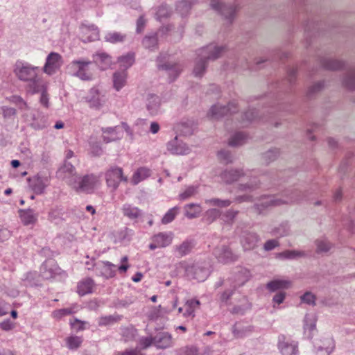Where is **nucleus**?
I'll return each mask as SVG.
<instances>
[{
	"label": "nucleus",
	"instance_id": "32",
	"mask_svg": "<svg viewBox=\"0 0 355 355\" xmlns=\"http://www.w3.org/2000/svg\"><path fill=\"white\" fill-rule=\"evenodd\" d=\"M184 216L189 218L193 219L200 216L202 212L200 205L196 203H189L184 206Z\"/></svg>",
	"mask_w": 355,
	"mask_h": 355
},
{
	"label": "nucleus",
	"instance_id": "56",
	"mask_svg": "<svg viewBox=\"0 0 355 355\" xmlns=\"http://www.w3.org/2000/svg\"><path fill=\"white\" fill-rule=\"evenodd\" d=\"M198 349L195 346H185L177 350V355H198Z\"/></svg>",
	"mask_w": 355,
	"mask_h": 355
},
{
	"label": "nucleus",
	"instance_id": "11",
	"mask_svg": "<svg viewBox=\"0 0 355 355\" xmlns=\"http://www.w3.org/2000/svg\"><path fill=\"white\" fill-rule=\"evenodd\" d=\"M236 110V104L234 102L230 103L227 106L216 104L213 105L208 116L212 119H218L228 113H234Z\"/></svg>",
	"mask_w": 355,
	"mask_h": 355
},
{
	"label": "nucleus",
	"instance_id": "64",
	"mask_svg": "<svg viewBox=\"0 0 355 355\" xmlns=\"http://www.w3.org/2000/svg\"><path fill=\"white\" fill-rule=\"evenodd\" d=\"M139 345L141 347V349H145L148 347H150L152 345H154V337H141L139 341Z\"/></svg>",
	"mask_w": 355,
	"mask_h": 355
},
{
	"label": "nucleus",
	"instance_id": "49",
	"mask_svg": "<svg viewBox=\"0 0 355 355\" xmlns=\"http://www.w3.org/2000/svg\"><path fill=\"white\" fill-rule=\"evenodd\" d=\"M193 245L191 241H184L180 245L175 246V252L180 257L188 254L192 250Z\"/></svg>",
	"mask_w": 355,
	"mask_h": 355
},
{
	"label": "nucleus",
	"instance_id": "59",
	"mask_svg": "<svg viewBox=\"0 0 355 355\" xmlns=\"http://www.w3.org/2000/svg\"><path fill=\"white\" fill-rule=\"evenodd\" d=\"M170 14V9L166 5H162L158 8L155 16L158 21H162V19L168 17Z\"/></svg>",
	"mask_w": 355,
	"mask_h": 355
},
{
	"label": "nucleus",
	"instance_id": "2",
	"mask_svg": "<svg viewBox=\"0 0 355 355\" xmlns=\"http://www.w3.org/2000/svg\"><path fill=\"white\" fill-rule=\"evenodd\" d=\"M13 72L18 80L26 83V94L45 81L40 74V67L28 62L17 61Z\"/></svg>",
	"mask_w": 355,
	"mask_h": 355
},
{
	"label": "nucleus",
	"instance_id": "3",
	"mask_svg": "<svg viewBox=\"0 0 355 355\" xmlns=\"http://www.w3.org/2000/svg\"><path fill=\"white\" fill-rule=\"evenodd\" d=\"M226 51L225 46L209 44L198 52V60L195 63L193 73L196 77H202L206 70L208 61L219 58Z\"/></svg>",
	"mask_w": 355,
	"mask_h": 355
},
{
	"label": "nucleus",
	"instance_id": "27",
	"mask_svg": "<svg viewBox=\"0 0 355 355\" xmlns=\"http://www.w3.org/2000/svg\"><path fill=\"white\" fill-rule=\"evenodd\" d=\"M19 217L24 225H35L37 220L38 214L33 209H20Z\"/></svg>",
	"mask_w": 355,
	"mask_h": 355
},
{
	"label": "nucleus",
	"instance_id": "55",
	"mask_svg": "<svg viewBox=\"0 0 355 355\" xmlns=\"http://www.w3.org/2000/svg\"><path fill=\"white\" fill-rule=\"evenodd\" d=\"M279 155V151L277 148L271 149L266 153H264L262 155L263 159L266 164H268L271 162L275 160Z\"/></svg>",
	"mask_w": 355,
	"mask_h": 355
},
{
	"label": "nucleus",
	"instance_id": "43",
	"mask_svg": "<svg viewBox=\"0 0 355 355\" xmlns=\"http://www.w3.org/2000/svg\"><path fill=\"white\" fill-rule=\"evenodd\" d=\"M221 215V211L216 209L211 208L207 210L203 216L202 220L204 223L207 224H211L215 220H217Z\"/></svg>",
	"mask_w": 355,
	"mask_h": 355
},
{
	"label": "nucleus",
	"instance_id": "13",
	"mask_svg": "<svg viewBox=\"0 0 355 355\" xmlns=\"http://www.w3.org/2000/svg\"><path fill=\"white\" fill-rule=\"evenodd\" d=\"M173 234L169 232H159L152 237V243L149 248L152 250L168 246L173 241Z\"/></svg>",
	"mask_w": 355,
	"mask_h": 355
},
{
	"label": "nucleus",
	"instance_id": "12",
	"mask_svg": "<svg viewBox=\"0 0 355 355\" xmlns=\"http://www.w3.org/2000/svg\"><path fill=\"white\" fill-rule=\"evenodd\" d=\"M250 272L247 268L236 267L232 272V275L227 279L230 284L238 286L243 285L250 277Z\"/></svg>",
	"mask_w": 355,
	"mask_h": 355
},
{
	"label": "nucleus",
	"instance_id": "19",
	"mask_svg": "<svg viewBox=\"0 0 355 355\" xmlns=\"http://www.w3.org/2000/svg\"><path fill=\"white\" fill-rule=\"evenodd\" d=\"M245 175L243 169L240 168H230L223 171L220 176L221 180L227 184L234 183L238 181L241 177Z\"/></svg>",
	"mask_w": 355,
	"mask_h": 355
},
{
	"label": "nucleus",
	"instance_id": "4",
	"mask_svg": "<svg viewBox=\"0 0 355 355\" xmlns=\"http://www.w3.org/2000/svg\"><path fill=\"white\" fill-rule=\"evenodd\" d=\"M93 62L83 58L71 61L67 66L69 73L73 77L83 81H90L94 79V70Z\"/></svg>",
	"mask_w": 355,
	"mask_h": 355
},
{
	"label": "nucleus",
	"instance_id": "63",
	"mask_svg": "<svg viewBox=\"0 0 355 355\" xmlns=\"http://www.w3.org/2000/svg\"><path fill=\"white\" fill-rule=\"evenodd\" d=\"M301 301L309 305H315V296L311 292H306L303 295L301 296Z\"/></svg>",
	"mask_w": 355,
	"mask_h": 355
},
{
	"label": "nucleus",
	"instance_id": "30",
	"mask_svg": "<svg viewBox=\"0 0 355 355\" xmlns=\"http://www.w3.org/2000/svg\"><path fill=\"white\" fill-rule=\"evenodd\" d=\"M94 62L98 65L101 70H105L112 64L111 57L105 53H99L94 55Z\"/></svg>",
	"mask_w": 355,
	"mask_h": 355
},
{
	"label": "nucleus",
	"instance_id": "17",
	"mask_svg": "<svg viewBox=\"0 0 355 355\" xmlns=\"http://www.w3.org/2000/svg\"><path fill=\"white\" fill-rule=\"evenodd\" d=\"M98 181V177L93 174L86 175L80 180L76 189L78 191L90 193L94 190Z\"/></svg>",
	"mask_w": 355,
	"mask_h": 355
},
{
	"label": "nucleus",
	"instance_id": "50",
	"mask_svg": "<svg viewBox=\"0 0 355 355\" xmlns=\"http://www.w3.org/2000/svg\"><path fill=\"white\" fill-rule=\"evenodd\" d=\"M205 202L206 204L209 205L218 207L221 208L227 207L232 203V201H231L230 200H221L216 198L207 199L205 200Z\"/></svg>",
	"mask_w": 355,
	"mask_h": 355
},
{
	"label": "nucleus",
	"instance_id": "5",
	"mask_svg": "<svg viewBox=\"0 0 355 355\" xmlns=\"http://www.w3.org/2000/svg\"><path fill=\"white\" fill-rule=\"evenodd\" d=\"M234 232L239 237L240 243L244 251L255 249L260 242V237L257 233L244 230L241 225H237Z\"/></svg>",
	"mask_w": 355,
	"mask_h": 355
},
{
	"label": "nucleus",
	"instance_id": "25",
	"mask_svg": "<svg viewBox=\"0 0 355 355\" xmlns=\"http://www.w3.org/2000/svg\"><path fill=\"white\" fill-rule=\"evenodd\" d=\"M119 128L118 126L102 128L101 131L103 132L102 137L103 141L105 143H110L120 139L122 135L119 132Z\"/></svg>",
	"mask_w": 355,
	"mask_h": 355
},
{
	"label": "nucleus",
	"instance_id": "40",
	"mask_svg": "<svg viewBox=\"0 0 355 355\" xmlns=\"http://www.w3.org/2000/svg\"><path fill=\"white\" fill-rule=\"evenodd\" d=\"M291 282L286 280L276 279L269 282L266 284V288L270 292H275L279 289L289 288Z\"/></svg>",
	"mask_w": 355,
	"mask_h": 355
},
{
	"label": "nucleus",
	"instance_id": "41",
	"mask_svg": "<svg viewBox=\"0 0 355 355\" xmlns=\"http://www.w3.org/2000/svg\"><path fill=\"white\" fill-rule=\"evenodd\" d=\"M343 85L349 90H355V69H350L346 72Z\"/></svg>",
	"mask_w": 355,
	"mask_h": 355
},
{
	"label": "nucleus",
	"instance_id": "16",
	"mask_svg": "<svg viewBox=\"0 0 355 355\" xmlns=\"http://www.w3.org/2000/svg\"><path fill=\"white\" fill-rule=\"evenodd\" d=\"M48 83L43 82L35 88L28 92V94L34 95L40 94V103L45 108L48 109L50 107L49 95L48 93Z\"/></svg>",
	"mask_w": 355,
	"mask_h": 355
},
{
	"label": "nucleus",
	"instance_id": "42",
	"mask_svg": "<svg viewBox=\"0 0 355 355\" xmlns=\"http://www.w3.org/2000/svg\"><path fill=\"white\" fill-rule=\"evenodd\" d=\"M122 318L123 316L119 314L101 316L98 320V324L99 326L111 325L121 321Z\"/></svg>",
	"mask_w": 355,
	"mask_h": 355
},
{
	"label": "nucleus",
	"instance_id": "1",
	"mask_svg": "<svg viewBox=\"0 0 355 355\" xmlns=\"http://www.w3.org/2000/svg\"><path fill=\"white\" fill-rule=\"evenodd\" d=\"M305 197L304 192L297 189L286 191L283 198L273 196H263L259 199L257 202L254 204L252 209L257 214L261 215L263 214L264 211L270 207L300 202Z\"/></svg>",
	"mask_w": 355,
	"mask_h": 355
},
{
	"label": "nucleus",
	"instance_id": "57",
	"mask_svg": "<svg viewBox=\"0 0 355 355\" xmlns=\"http://www.w3.org/2000/svg\"><path fill=\"white\" fill-rule=\"evenodd\" d=\"M178 208L177 207L170 209L163 216L162 223L163 224H168L172 222L178 214Z\"/></svg>",
	"mask_w": 355,
	"mask_h": 355
},
{
	"label": "nucleus",
	"instance_id": "31",
	"mask_svg": "<svg viewBox=\"0 0 355 355\" xmlns=\"http://www.w3.org/2000/svg\"><path fill=\"white\" fill-rule=\"evenodd\" d=\"M122 211L125 216L131 220L137 219L141 217L143 212L137 207H134L130 204H125L122 207Z\"/></svg>",
	"mask_w": 355,
	"mask_h": 355
},
{
	"label": "nucleus",
	"instance_id": "58",
	"mask_svg": "<svg viewBox=\"0 0 355 355\" xmlns=\"http://www.w3.org/2000/svg\"><path fill=\"white\" fill-rule=\"evenodd\" d=\"M239 213V211L238 210H234L232 209L227 210L223 214L224 221L226 223L232 225Z\"/></svg>",
	"mask_w": 355,
	"mask_h": 355
},
{
	"label": "nucleus",
	"instance_id": "39",
	"mask_svg": "<svg viewBox=\"0 0 355 355\" xmlns=\"http://www.w3.org/2000/svg\"><path fill=\"white\" fill-rule=\"evenodd\" d=\"M197 1L198 0H180L176 5V10L182 16H186L189 14L191 6L196 3Z\"/></svg>",
	"mask_w": 355,
	"mask_h": 355
},
{
	"label": "nucleus",
	"instance_id": "60",
	"mask_svg": "<svg viewBox=\"0 0 355 355\" xmlns=\"http://www.w3.org/2000/svg\"><path fill=\"white\" fill-rule=\"evenodd\" d=\"M324 87V83L322 81H318L313 85H312L307 91V96L309 97H312L319 92H320Z\"/></svg>",
	"mask_w": 355,
	"mask_h": 355
},
{
	"label": "nucleus",
	"instance_id": "37",
	"mask_svg": "<svg viewBox=\"0 0 355 355\" xmlns=\"http://www.w3.org/2000/svg\"><path fill=\"white\" fill-rule=\"evenodd\" d=\"M125 33L116 31L109 32L104 37L105 42L111 44L122 43L126 40Z\"/></svg>",
	"mask_w": 355,
	"mask_h": 355
},
{
	"label": "nucleus",
	"instance_id": "24",
	"mask_svg": "<svg viewBox=\"0 0 355 355\" xmlns=\"http://www.w3.org/2000/svg\"><path fill=\"white\" fill-rule=\"evenodd\" d=\"M65 212L61 206H55L51 208L48 212V220L55 225H59L64 220Z\"/></svg>",
	"mask_w": 355,
	"mask_h": 355
},
{
	"label": "nucleus",
	"instance_id": "15",
	"mask_svg": "<svg viewBox=\"0 0 355 355\" xmlns=\"http://www.w3.org/2000/svg\"><path fill=\"white\" fill-rule=\"evenodd\" d=\"M278 349L282 355L298 354L297 343L289 341L284 336L279 337Z\"/></svg>",
	"mask_w": 355,
	"mask_h": 355
},
{
	"label": "nucleus",
	"instance_id": "28",
	"mask_svg": "<svg viewBox=\"0 0 355 355\" xmlns=\"http://www.w3.org/2000/svg\"><path fill=\"white\" fill-rule=\"evenodd\" d=\"M128 73L125 70L116 71L113 73V87L116 91H120L127 83Z\"/></svg>",
	"mask_w": 355,
	"mask_h": 355
},
{
	"label": "nucleus",
	"instance_id": "45",
	"mask_svg": "<svg viewBox=\"0 0 355 355\" xmlns=\"http://www.w3.org/2000/svg\"><path fill=\"white\" fill-rule=\"evenodd\" d=\"M102 275L106 278H110L115 275L116 266L110 261L101 262Z\"/></svg>",
	"mask_w": 355,
	"mask_h": 355
},
{
	"label": "nucleus",
	"instance_id": "6",
	"mask_svg": "<svg viewBox=\"0 0 355 355\" xmlns=\"http://www.w3.org/2000/svg\"><path fill=\"white\" fill-rule=\"evenodd\" d=\"M107 186L115 191L121 182H127V177L123 175V169L119 166H111L105 173Z\"/></svg>",
	"mask_w": 355,
	"mask_h": 355
},
{
	"label": "nucleus",
	"instance_id": "20",
	"mask_svg": "<svg viewBox=\"0 0 355 355\" xmlns=\"http://www.w3.org/2000/svg\"><path fill=\"white\" fill-rule=\"evenodd\" d=\"M167 150L174 155H187L190 152V148L178 137L168 142Z\"/></svg>",
	"mask_w": 355,
	"mask_h": 355
},
{
	"label": "nucleus",
	"instance_id": "36",
	"mask_svg": "<svg viewBox=\"0 0 355 355\" xmlns=\"http://www.w3.org/2000/svg\"><path fill=\"white\" fill-rule=\"evenodd\" d=\"M261 184L260 180L257 178L250 179L249 182L244 184H239L237 185V191L242 192H252L257 189Z\"/></svg>",
	"mask_w": 355,
	"mask_h": 355
},
{
	"label": "nucleus",
	"instance_id": "38",
	"mask_svg": "<svg viewBox=\"0 0 355 355\" xmlns=\"http://www.w3.org/2000/svg\"><path fill=\"white\" fill-rule=\"evenodd\" d=\"M94 281L90 278H87L80 282L77 286V292L80 295H85L92 292Z\"/></svg>",
	"mask_w": 355,
	"mask_h": 355
},
{
	"label": "nucleus",
	"instance_id": "44",
	"mask_svg": "<svg viewBox=\"0 0 355 355\" xmlns=\"http://www.w3.org/2000/svg\"><path fill=\"white\" fill-rule=\"evenodd\" d=\"M248 139V135L243 132H238L233 135L229 140L230 146L236 147L244 144Z\"/></svg>",
	"mask_w": 355,
	"mask_h": 355
},
{
	"label": "nucleus",
	"instance_id": "47",
	"mask_svg": "<svg viewBox=\"0 0 355 355\" xmlns=\"http://www.w3.org/2000/svg\"><path fill=\"white\" fill-rule=\"evenodd\" d=\"M67 347L71 350L79 348L83 342L82 336H70L65 339Z\"/></svg>",
	"mask_w": 355,
	"mask_h": 355
},
{
	"label": "nucleus",
	"instance_id": "34",
	"mask_svg": "<svg viewBox=\"0 0 355 355\" xmlns=\"http://www.w3.org/2000/svg\"><path fill=\"white\" fill-rule=\"evenodd\" d=\"M121 335L125 342L135 340L137 335V330L132 324L122 326L120 328Z\"/></svg>",
	"mask_w": 355,
	"mask_h": 355
},
{
	"label": "nucleus",
	"instance_id": "61",
	"mask_svg": "<svg viewBox=\"0 0 355 355\" xmlns=\"http://www.w3.org/2000/svg\"><path fill=\"white\" fill-rule=\"evenodd\" d=\"M0 110L4 119H11L17 114V110L13 107L2 106L0 107Z\"/></svg>",
	"mask_w": 355,
	"mask_h": 355
},
{
	"label": "nucleus",
	"instance_id": "22",
	"mask_svg": "<svg viewBox=\"0 0 355 355\" xmlns=\"http://www.w3.org/2000/svg\"><path fill=\"white\" fill-rule=\"evenodd\" d=\"M157 67L159 69L168 71L170 81L171 82L174 81L182 71V68L180 64L176 63L171 64L169 62L161 64L159 58L157 59Z\"/></svg>",
	"mask_w": 355,
	"mask_h": 355
},
{
	"label": "nucleus",
	"instance_id": "46",
	"mask_svg": "<svg viewBox=\"0 0 355 355\" xmlns=\"http://www.w3.org/2000/svg\"><path fill=\"white\" fill-rule=\"evenodd\" d=\"M118 62L120 64L122 70H125L130 67L135 62V54L133 53H128L125 55L121 56L118 58Z\"/></svg>",
	"mask_w": 355,
	"mask_h": 355
},
{
	"label": "nucleus",
	"instance_id": "7",
	"mask_svg": "<svg viewBox=\"0 0 355 355\" xmlns=\"http://www.w3.org/2000/svg\"><path fill=\"white\" fill-rule=\"evenodd\" d=\"M210 5L212 9L217 11L225 17L227 24H231L232 23L237 10L236 5H227L218 0H211Z\"/></svg>",
	"mask_w": 355,
	"mask_h": 355
},
{
	"label": "nucleus",
	"instance_id": "8",
	"mask_svg": "<svg viewBox=\"0 0 355 355\" xmlns=\"http://www.w3.org/2000/svg\"><path fill=\"white\" fill-rule=\"evenodd\" d=\"M61 272V268L53 259H46L40 268V275L44 279H52L56 275H60Z\"/></svg>",
	"mask_w": 355,
	"mask_h": 355
},
{
	"label": "nucleus",
	"instance_id": "52",
	"mask_svg": "<svg viewBox=\"0 0 355 355\" xmlns=\"http://www.w3.org/2000/svg\"><path fill=\"white\" fill-rule=\"evenodd\" d=\"M144 46L146 49H153L157 45V35L156 33L146 35L142 41Z\"/></svg>",
	"mask_w": 355,
	"mask_h": 355
},
{
	"label": "nucleus",
	"instance_id": "29",
	"mask_svg": "<svg viewBox=\"0 0 355 355\" xmlns=\"http://www.w3.org/2000/svg\"><path fill=\"white\" fill-rule=\"evenodd\" d=\"M335 347L334 341L331 338L323 340V345L316 348L315 355H329Z\"/></svg>",
	"mask_w": 355,
	"mask_h": 355
},
{
	"label": "nucleus",
	"instance_id": "48",
	"mask_svg": "<svg viewBox=\"0 0 355 355\" xmlns=\"http://www.w3.org/2000/svg\"><path fill=\"white\" fill-rule=\"evenodd\" d=\"M199 185H190L187 187L185 190L180 193L179 199L181 200H186L198 193Z\"/></svg>",
	"mask_w": 355,
	"mask_h": 355
},
{
	"label": "nucleus",
	"instance_id": "33",
	"mask_svg": "<svg viewBox=\"0 0 355 355\" xmlns=\"http://www.w3.org/2000/svg\"><path fill=\"white\" fill-rule=\"evenodd\" d=\"M160 106L159 96L155 94H149L147 98L146 107L150 114H157Z\"/></svg>",
	"mask_w": 355,
	"mask_h": 355
},
{
	"label": "nucleus",
	"instance_id": "53",
	"mask_svg": "<svg viewBox=\"0 0 355 355\" xmlns=\"http://www.w3.org/2000/svg\"><path fill=\"white\" fill-rule=\"evenodd\" d=\"M9 101L18 107L21 110H27L29 107L26 103L20 96L13 95L9 98Z\"/></svg>",
	"mask_w": 355,
	"mask_h": 355
},
{
	"label": "nucleus",
	"instance_id": "23",
	"mask_svg": "<svg viewBox=\"0 0 355 355\" xmlns=\"http://www.w3.org/2000/svg\"><path fill=\"white\" fill-rule=\"evenodd\" d=\"M57 174L60 178L66 180L69 184H71L70 179L76 176V172L75 167L66 160L63 166L59 168Z\"/></svg>",
	"mask_w": 355,
	"mask_h": 355
},
{
	"label": "nucleus",
	"instance_id": "21",
	"mask_svg": "<svg viewBox=\"0 0 355 355\" xmlns=\"http://www.w3.org/2000/svg\"><path fill=\"white\" fill-rule=\"evenodd\" d=\"M154 345L157 349H166L173 345L172 336L168 332L158 333L154 336Z\"/></svg>",
	"mask_w": 355,
	"mask_h": 355
},
{
	"label": "nucleus",
	"instance_id": "54",
	"mask_svg": "<svg viewBox=\"0 0 355 355\" xmlns=\"http://www.w3.org/2000/svg\"><path fill=\"white\" fill-rule=\"evenodd\" d=\"M316 251L318 253L327 252L331 248V243L326 239H318L315 241Z\"/></svg>",
	"mask_w": 355,
	"mask_h": 355
},
{
	"label": "nucleus",
	"instance_id": "51",
	"mask_svg": "<svg viewBox=\"0 0 355 355\" xmlns=\"http://www.w3.org/2000/svg\"><path fill=\"white\" fill-rule=\"evenodd\" d=\"M279 257L287 259H294L297 257H302L305 256V253L302 251L297 250H285L279 254Z\"/></svg>",
	"mask_w": 355,
	"mask_h": 355
},
{
	"label": "nucleus",
	"instance_id": "35",
	"mask_svg": "<svg viewBox=\"0 0 355 355\" xmlns=\"http://www.w3.org/2000/svg\"><path fill=\"white\" fill-rule=\"evenodd\" d=\"M150 175V170L146 167L139 168L133 174L131 182L133 185H137L140 182L144 180Z\"/></svg>",
	"mask_w": 355,
	"mask_h": 355
},
{
	"label": "nucleus",
	"instance_id": "9",
	"mask_svg": "<svg viewBox=\"0 0 355 355\" xmlns=\"http://www.w3.org/2000/svg\"><path fill=\"white\" fill-rule=\"evenodd\" d=\"M185 274L189 279L204 282L209 275V270L198 264L188 265L185 267Z\"/></svg>",
	"mask_w": 355,
	"mask_h": 355
},
{
	"label": "nucleus",
	"instance_id": "18",
	"mask_svg": "<svg viewBox=\"0 0 355 355\" xmlns=\"http://www.w3.org/2000/svg\"><path fill=\"white\" fill-rule=\"evenodd\" d=\"M214 253L217 259L222 263H226L237 259V257L226 245L217 247L214 250Z\"/></svg>",
	"mask_w": 355,
	"mask_h": 355
},
{
	"label": "nucleus",
	"instance_id": "10",
	"mask_svg": "<svg viewBox=\"0 0 355 355\" xmlns=\"http://www.w3.org/2000/svg\"><path fill=\"white\" fill-rule=\"evenodd\" d=\"M62 62V58L59 53L51 52L46 58L43 71L48 75H53L59 70Z\"/></svg>",
	"mask_w": 355,
	"mask_h": 355
},
{
	"label": "nucleus",
	"instance_id": "62",
	"mask_svg": "<svg viewBox=\"0 0 355 355\" xmlns=\"http://www.w3.org/2000/svg\"><path fill=\"white\" fill-rule=\"evenodd\" d=\"M230 288L228 289H226L225 291H223L220 296V300L223 302H226L230 297L232 296V295L234 293V291L236 289V286H234L231 284Z\"/></svg>",
	"mask_w": 355,
	"mask_h": 355
},
{
	"label": "nucleus",
	"instance_id": "14",
	"mask_svg": "<svg viewBox=\"0 0 355 355\" xmlns=\"http://www.w3.org/2000/svg\"><path fill=\"white\" fill-rule=\"evenodd\" d=\"M30 188L35 194H42L45 189L49 184V180L47 177L35 175L28 178Z\"/></svg>",
	"mask_w": 355,
	"mask_h": 355
},
{
	"label": "nucleus",
	"instance_id": "26",
	"mask_svg": "<svg viewBox=\"0 0 355 355\" xmlns=\"http://www.w3.org/2000/svg\"><path fill=\"white\" fill-rule=\"evenodd\" d=\"M320 62L322 67L327 70H340L345 67V62L344 61L331 58H322Z\"/></svg>",
	"mask_w": 355,
	"mask_h": 355
}]
</instances>
